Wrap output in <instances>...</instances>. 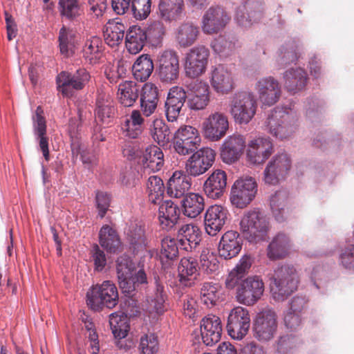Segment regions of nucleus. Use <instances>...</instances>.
<instances>
[{"mask_svg":"<svg viewBox=\"0 0 354 354\" xmlns=\"http://www.w3.org/2000/svg\"><path fill=\"white\" fill-rule=\"evenodd\" d=\"M151 135L153 140L158 145H164L169 139L167 127L158 120L153 122V127L151 129Z\"/></svg>","mask_w":354,"mask_h":354,"instance_id":"nucleus-61","label":"nucleus"},{"mask_svg":"<svg viewBox=\"0 0 354 354\" xmlns=\"http://www.w3.org/2000/svg\"><path fill=\"white\" fill-rule=\"evenodd\" d=\"M297 112L290 106H276L268 113L263 129L276 140H286L298 128Z\"/></svg>","mask_w":354,"mask_h":354,"instance_id":"nucleus-1","label":"nucleus"},{"mask_svg":"<svg viewBox=\"0 0 354 354\" xmlns=\"http://www.w3.org/2000/svg\"><path fill=\"white\" fill-rule=\"evenodd\" d=\"M178 257L180 251L191 252L198 245L201 239L199 229L193 223L181 224L178 217Z\"/></svg>","mask_w":354,"mask_h":354,"instance_id":"nucleus-26","label":"nucleus"},{"mask_svg":"<svg viewBox=\"0 0 354 354\" xmlns=\"http://www.w3.org/2000/svg\"><path fill=\"white\" fill-rule=\"evenodd\" d=\"M259 102L265 106L275 104L281 95V88L279 81L272 76L261 77L254 85Z\"/></svg>","mask_w":354,"mask_h":354,"instance_id":"nucleus-15","label":"nucleus"},{"mask_svg":"<svg viewBox=\"0 0 354 354\" xmlns=\"http://www.w3.org/2000/svg\"><path fill=\"white\" fill-rule=\"evenodd\" d=\"M163 158L164 155L160 147L156 145L148 146L141 160L144 170L149 173L160 171L163 166Z\"/></svg>","mask_w":354,"mask_h":354,"instance_id":"nucleus-38","label":"nucleus"},{"mask_svg":"<svg viewBox=\"0 0 354 354\" xmlns=\"http://www.w3.org/2000/svg\"><path fill=\"white\" fill-rule=\"evenodd\" d=\"M264 283L258 276L247 277L236 288V300L242 304L252 306L263 295Z\"/></svg>","mask_w":354,"mask_h":354,"instance_id":"nucleus-12","label":"nucleus"},{"mask_svg":"<svg viewBox=\"0 0 354 354\" xmlns=\"http://www.w3.org/2000/svg\"><path fill=\"white\" fill-rule=\"evenodd\" d=\"M177 257V239L175 238L165 237L162 240V249L159 258L162 268L166 274L171 275V272L167 270L176 262Z\"/></svg>","mask_w":354,"mask_h":354,"instance_id":"nucleus-40","label":"nucleus"},{"mask_svg":"<svg viewBox=\"0 0 354 354\" xmlns=\"http://www.w3.org/2000/svg\"><path fill=\"white\" fill-rule=\"evenodd\" d=\"M245 147V138L243 135L235 133L227 136L221 147V156L224 162L231 164L241 156Z\"/></svg>","mask_w":354,"mask_h":354,"instance_id":"nucleus-25","label":"nucleus"},{"mask_svg":"<svg viewBox=\"0 0 354 354\" xmlns=\"http://www.w3.org/2000/svg\"><path fill=\"white\" fill-rule=\"evenodd\" d=\"M243 242L239 234L233 230L226 232L219 241L218 251L219 257L228 260L236 257L241 252Z\"/></svg>","mask_w":354,"mask_h":354,"instance_id":"nucleus-27","label":"nucleus"},{"mask_svg":"<svg viewBox=\"0 0 354 354\" xmlns=\"http://www.w3.org/2000/svg\"><path fill=\"white\" fill-rule=\"evenodd\" d=\"M140 107L146 116H149L156 110L158 102V90L151 82L145 83L140 91Z\"/></svg>","mask_w":354,"mask_h":354,"instance_id":"nucleus-36","label":"nucleus"},{"mask_svg":"<svg viewBox=\"0 0 354 354\" xmlns=\"http://www.w3.org/2000/svg\"><path fill=\"white\" fill-rule=\"evenodd\" d=\"M264 7L261 1L256 0H245L236 10L235 20L243 27L249 28L258 23L263 17Z\"/></svg>","mask_w":354,"mask_h":354,"instance_id":"nucleus-17","label":"nucleus"},{"mask_svg":"<svg viewBox=\"0 0 354 354\" xmlns=\"http://www.w3.org/2000/svg\"><path fill=\"white\" fill-rule=\"evenodd\" d=\"M201 333L205 346H212L219 342L222 333V323L219 317L209 314L201 322Z\"/></svg>","mask_w":354,"mask_h":354,"instance_id":"nucleus-23","label":"nucleus"},{"mask_svg":"<svg viewBox=\"0 0 354 354\" xmlns=\"http://www.w3.org/2000/svg\"><path fill=\"white\" fill-rule=\"evenodd\" d=\"M160 221L163 227L172 228L177 223V205L171 201H165L160 206Z\"/></svg>","mask_w":354,"mask_h":354,"instance_id":"nucleus-50","label":"nucleus"},{"mask_svg":"<svg viewBox=\"0 0 354 354\" xmlns=\"http://www.w3.org/2000/svg\"><path fill=\"white\" fill-rule=\"evenodd\" d=\"M58 40L61 55L65 58L73 56L77 43L76 32L64 26L59 30Z\"/></svg>","mask_w":354,"mask_h":354,"instance_id":"nucleus-43","label":"nucleus"},{"mask_svg":"<svg viewBox=\"0 0 354 354\" xmlns=\"http://www.w3.org/2000/svg\"><path fill=\"white\" fill-rule=\"evenodd\" d=\"M299 46L294 40H290L281 45L277 53L276 64L278 69L295 64L300 58Z\"/></svg>","mask_w":354,"mask_h":354,"instance_id":"nucleus-37","label":"nucleus"},{"mask_svg":"<svg viewBox=\"0 0 354 354\" xmlns=\"http://www.w3.org/2000/svg\"><path fill=\"white\" fill-rule=\"evenodd\" d=\"M125 26L118 21H109L104 33L105 42L110 46L118 45L123 39Z\"/></svg>","mask_w":354,"mask_h":354,"instance_id":"nucleus-52","label":"nucleus"},{"mask_svg":"<svg viewBox=\"0 0 354 354\" xmlns=\"http://www.w3.org/2000/svg\"><path fill=\"white\" fill-rule=\"evenodd\" d=\"M292 246L290 237L285 233L279 232L268 244L267 257L272 261L283 259L289 254Z\"/></svg>","mask_w":354,"mask_h":354,"instance_id":"nucleus-31","label":"nucleus"},{"mask_svg":"<svg viewBox=\"0 0 354 354\" xmlns=\"http://www.w3.org/2000/svg\"><path fill=\"white\" fill-rule=\"evenodd\" d=\"M257 103L252 91H241L233 94L230 101V113L235 123L245 125L254 117Z\"/></svg>","mask_w":354,"mask_h":354,"instance_id":"nucleus-4","label":"nucleus"},{"mask_svg":"<svg viewBox=\"0 0 354 354\" xmlns=\"http://www.w3.org/2000/svg\"><path fill=\"white\" fill-rule=\"evenodd\" d=\"M237 41L234 35L225 33L214 39L211 46L216 54L225 57L230 55L234 51L237 46Z\"/></svg>","mask_w":354,"mask_h":354,"instance_id":"nucleus-45","label":"nucleus"},{"mask_svg":"<svg viewBox=\"0 0 354 354\" xmlns=\"http://www.w3.org/2000/svg\"><path fill=\"white\" fill-rule=\"evenodd\" d=\"M199 268L207 274H215L219 269V262L217 258L208 249L202 250Z\"/></svg>","mask_w":354,"mask_h":354,"instance_id":"nucleus-57","label":"nucleus"},{"mask_svg":"<svg viewBox=\"0 0 354 354\" xmlns=\"http://www.w3.org/2000/svg\"><path fill=\"white\" fill-rule=\"evenodd\" d=\"M109 324L115 338L122 339L126 337L130 329L126 315H119L116 313H112L109 316Z\"/></svg>","mask_w":354,"mask_h":354,"instance_id":"nucleus-55","label":"nucleus"},{"mask_svg":"<svg viewBox=\"0 0 354 354\" xmlns=\"http://www.w3.org/2000/svg\"><path fill=\"white\" fill-rule=\"evenodd\" d=\"M139 348L142 354H155L158 349L157 337L153 333L142 336Z\"/></svg>","mask_w":354,"mask_h":354,"instance_id":"nucleus-63","label":"nucleus"},{"mask_svg":"<svg viewBox=\"0 0 354 354\" xmlns=\"http://www.w3.org/2000/svg\"><path fill=\"white\" fill-rule=\"evenodd\" d=\"M272 297L283 301L297 288L299 277L294 265L289 263L279 264L269 276Z\"/></svg>","mask_w":354,"mask_h":354,"instance_id":"nucleus-2","label":"nucleus"},{"mask_svg":"<svg viewBox=\"0 0 354 354\" xmlns=\"http://www.w3.org/2000/svg\"><path fill=\"white\" fill-rule=\"evenodd\" d=\"M197 267V261L189 254L180 259L178 263V287H190L194 284L198 272Z\"/></svg>","mask_w":354,"mask_h":354,"instance_id":"nucleus-34","label":"nucleus"},{"mask_svg":"<svg viewBox=\"0 0 354 354\" xmlns=\"http://www.w3.org/2000/svg\"><path fill=\"white\" fill-rule=\"evenodd\" d=\"M144 118L138 110H133L129 118H127L122 129L125 136L130 138H137L144 129Z\"/></svg>","mask_w":354,"mask_h":354,"instance_id":"nucleus-49","label":"nucleus"},{"mask_svg":"<svg viewBox=\"0 0 354 354\" xmlns=\"http://www.w3.org/2000/svg\"><path fill=\"white\" fill-rule=\"evenodd\" d=\"M209 80L214 91L220 94H227L234 88L232 72L223 64L212 66L209 73Z\"/></svg>","mask_w":354,"mask_h":354,"instance_id":"nucleus-20","label":"nucleus"},{"mask_svg":"<svg viewBox=\"0 0 354 354\" xmlns=\"http://www.w3.org/2000/svg\"><path fill=\"white\" fill-rule=\"evenodd\" d=\"M100 245L108 252L116 253L120 250L122 243L115 230L109 225H104L99 232Z\"/></svg>","mask_w":354,"mask_h":354,"instance_id":"nucleus-44","label":"nucleus"},{"mask_svg":"<svg viewBox=\"0 0 354 354\" xmlns=\"http://www.w3.org/2000/svg\"><path fill=\"white\" fill-rule=\"evenodd\" d=\"M201 142L198 130L189 125L178 128V155L193 153Z\"/></svg>","mask_w":354,"mask_h":354,"instance_id":"nucleus-28","label":"nucleus"},{"mask_svg":"<svg viewBox=\"0 0 354 354\" xmlns=\"http://www.w3.org/2000/svg\"><path fill=\"white\" fill-rule=\"evenodd\" d=\"M270 208L275 219L281 223L285 221L288 213V194L286 191L276 192L270 200Z\"/></svg>","mask_w":354,"mask_h":354,"instance_id":"nucleus-46","label":"nucleus"},{"mask_svg":"<svg viewBox=\"0 0 354 354\" xmlns=\"http://www.w3.org/2000/svg\"><path fill=\"white\" fill-rule=\"evenodd\" d=\"M226 185V173L221 169H216L205 181L203 190L209 198L217 199L224 193Z\"/></svg>","mask_w":354,"mask_h":354,"instance_id":"nucleus-32","label":"nucleus"},{"mask_svg":"<svg viewBox=\"0 0 354 354\" xmlns=\"http://www.w3.org/2000/svg\"><path fill=\"white\" fill-rule=\"evenodd\" d=\"M158 10L162 20L175 21L177 19V0H160Z\"/></svg>","mask_w":354,"mask_h":354,"instance_id":"nucleus-58","label":"nucleus"},{"mask_svg":"<svg viewBox=\"0 0 354 354\" xmlns=\"http://www.w3.org/2000/svg\"><path fill=\"white\" fill-rule=\"evenodd\" d=\"M81 53L86 64L95 65L99 63L103 55L102 41L98 37L87 39L82 46Z\"/></svg>","mask_w":354,"mask_h":354,"instance_id":"nucleus-39","label":"nucleus"},{"mask_svg":"<svg viewBox=\"0 0 354 354\" xmlns=\"http://www.w3.org/2000/svg\"><path fill=\"white\" fill-rule=\"evenodd\" d=\"M250 326V317L247 309L236 307L231 310L227 318V330L232 339H242L248 333Z\"/></svg>","mask_w":354,"mask_h":354,"instance_id":"nucleus-18","label":"nucleus"},{"mask_svg":"<svg viewBox=\"0 0 354 354\" xmlns=\"http://www.w3.org/2000/svg\"><path fill=\"white\" fill-rule=\"evenodd\" d=\"M351 244L339 254L340 264L346 270H354V233L352 240L346 239Z\"/></svg>","mask_w":354,"mask_h":354,"instance_id":"nucleus-62","label":"nucleus"},{"mask_svg":"<svg viewBox=\"0 0 354 354\" xmlns=\"http://www.w3.org/2000/svg\"><path fill=\"white\" fill-rule=\"evenodd\" d=\"M202 127L206 138L213 142L218 141L226 135L229 129L228 118L224 113L214 111L204 120Z\"/></svg>","mask_w":354,"mask_h":354,"instance_id":"nucleus-16","label":"nucleus"},{"mask_svg":"<svg viewBox=\"0 0 354 354\" xmlns=\"http://www.w3.org/2000/svg\"><path fill=\"white\" fill-rule=\"evenodd\" d=\"M32 131L35 140L46 161L50 159L48 138L46 136V121L42 108L39 106L32 115Z\"/></svg>","mask_w":354,"mask_h":354,"instance_id":"nucleus-24","label":"nucleus"},{"mask_svg":"<svg viewBox=\"0 0 354 354\" xmlns=\"http://www.w3.org/2000/svg\"><path fill=\"white\" fill-rule=\"evenodd\" d=\"M257 192V184L254 178H238L232 186L230 201L236 207L243 208L254 199Z\"/></svg>","mask_w":354,"mask_h":354,"instance_id":"nucleus-10","label":"nucleus"},{"mask_svg":"<svg viewBox=\"0 0 354 354\" xmlns=\"http://www.w3.org/2000/svg\"><path fill=\"white\" fill-rule=\"evenodd\" d=\"M147 192L149 201L154 204H159L165 192L162 180L157 176H150L147 181Z\"/></svg>","mask_w":354,"mask_h":354,"instance_id":"nucleus-56","label":"nucleus"},{"mask_svg":"<svg viewBox=\"0 0 354 354\" xmlns=\"http://www.w3.org/2000/svg\"><path fill=\"white\" fill-rule=\"evenodd\" d=\"M153 71V61L148 55H140L132 66L135 79L140 82L146 81Z\"/></svg>","mask_w":354,"mask_h":354,"instance_id":"nucleus-47","label":"nucleus"},{"mask_svg":"<svg viewBox=\"0 0 354 354\" xmlns=\"http://www.w3.org/2000/svg\"><path fill=\"white\" fill-rule=\"evenodd\" d=\"M90 80L89 72L84 68H80L74 73L62 71L57 77L59 90L66 97L72 96L74 90L83 89Z\"/></svg>","mask_w":354,"mask_h":354,"instance_id":"nucleus-11","label":"nucleus"},{"mask_svg":"<svg viewBox=\"0 0 354 354\" xmlns=\"http://www.w3.org/2000/svg\"><path fill=\"white\" fill-rule=\"evenodd\" d=\"M118 302V289L110 281H104L100 285L91 287L86 293V304L95 311L100 310L102 306L113 308Z\"/></svg>","mask_w":354,"mask_h":354,"instance_id":"nucleus-5","label":"nucleus"},{"mask_svg":"<svg viewBox=\"0 0 354 354\" xmlns=\"http://www.w3.org/2000/svg\"><path fill=\"white\" fill-rule=\"evenodd\" d=\"M151 0H132L130 13L137 20L147 18L151 12Z\"/></svg>","mask_w":354,"mask_h":354,"instance_id":"nucleus-60","label":"nucleus"},{"mask_svg":"<svg viewBox=\"0 0 354 354\" xmlns=\"http://www.w3.org/2000/svg\"><path fill=\"white\" fill-rule=\"evenodd\" d=\"M60 16L68 21H75L82 15V9L78 0H59Z\"/></svg>","mask_w":354,"mask_h":354,"instance_id":"nucleus-53","label":"nucleus"},{"mask_svg":"<svg viewBox=\"0 0 354 354\" xmlns=\"http://www.w3.org/2000/svg\"><path fill=\"white\" fill-rule=\"evenodd\" d=\"M210 52L204 45H196L188 50L182 59L187 77L196 78L204 74L208 65Z\"/></svg>","mask_w":354,"mask_h":354,"instance_id":"nucleus-6","label":"nucleus"},{"mask_svg":"<svg viewBox=\"0 0 354 354\" xmlns=\"http://www.w3.org/2000/svg\"><path fill=\"white\" fill-rule=\"evenodd\" d=\"M159 75L161 80L171 83L177 78V54L175 50H166L159 56Z\"/></svg>","mask_w":354,"mask_h":354,"instance_id":"nucleus-29","label":"nucleus"},{"mask_svg":"<svg viewBox=\"0 0 354 354\" xmlns=\"http://www.w3.org/2000/svg\"><path fill=\"white\" fill-rule=\"evenodd\" d=\"M221 286L215 282H205L201 288V301L211 308L216 305L220 298Z\"/></svg>","mask_w":354,"mask_h":354,"instance_id":"nucleus-51","label":"nucleus"},{"mask_svg":"<svg viewBox=\"0 0 354 354\" xmlns=\"http://www.w3.org/2000/svg\"><path fill=\"white\" fill-rule=\"evenodd\" d=\"M116 263V271L120 288L123 293L130 296L136 288L132 278L133 263L127 254L119 257Z\"/></svg>","mask_w":354,"mask_h":354,"instance_id":"nucleus-21","label":"nucleus"},{"mask_svg":"<svg viewBox=\"0 0 354 354\" xmlns=\"http://www.w3.org/2000/svg\"><path fill=\"white\" fill-rule=\"evenodd\" d=\"M240 232L250 243L265 241L270 230V223L266 215L259 209L244 212L241 218Z\"/></svg>","mask_w":354,"mask_h":354,"instance_id":"nucleus-3","label":"nucleus"},{"mask_svg":"<svg viewBox=\"0 0 354 354\" xmlns=\"http://www.w3.org/2000/svg\"><path fill=\"white\" fill-rule=\"evenodd\" d=\"M283 82L288 92L296 93L305 88L308 82V75L303 68L292 67L283 73Z\"/></svg>","mask_w":354,"mask_h":354,"instance_id":"nucleus-30","label":"nucleus"},{"mask_svg":"<svg viewBox=\"0 0 354 354\" xmlns=\"http://www.w3.org/2000/svg\"><path fill=\"white\" fill-rule=\"evenodd\" d=\"M277 329V315L273 310H264L257 315L253 333L259 341L266 342L274 337Z\"/></svg>","mask_w":354,"mask_h":354,"instance_id":"nucleus-14","label":"nucleus"},{"mask_svg":"<svg viewBox=\"0 0 354 354\" xmlns=\"http://www.w3.org/2000/svg\"><path fill=\"white\" fill-rule=\"evenodd\" d=\"M187 99V104L191 109L201 110L209 103V86L201 81H195L184 88L178 90V104H183Z\"/></svg>","mask_w":354,"mask_h":354,"instance_id":"nucleus-9","label":"nucleus"},{"mask_svg":"<svg viewBox=\"0 0 354 354\" xmlns=\"http://www.w3.org/2000/svg\"><path fill=\"white\" fill-rule=\"evenodd\" d=\"M115 113L114 103L109 94L102 91H98L95 110V120L108 124L114 118Z\"/></svg>","mask_w":354,"mask_h":354,"instance_id":"nucleus-33","label":"nucleus"},{"mask_svg":"<svg viewBox=\"0 0 354 354\" xmlns=\"http://www.w3.org/2000/svg\"><path fill=\"white\" fill-rule=\"evenodd\" d=\"M230 21L231 16L223 7L212 5L203 15L201 27L204 34L212 35L223 30Z\"/></svg>","mask_w":354,"mask_h":354,"instance_id":"nucleus-8","label":"nucleus"},{"mask_svg":"<svg viewBox=\"0 0 354 354\" xmlns=\"http://www.w3.org/2000/svg\"><path fill=\"white\" fill-rule=\"evenodd\" d=\"M147 41L146 31L138 26H131L125 37L126 47L131 54H137L143 48Z\"/></svg>","mask_w":354,"mask_h":354,"instance_id":"nucleus-41","label":"nucleus"},{"mask_svg":"<svg viewBox=\"0 0 354 354\" xmlns=\"http://www.w3.org/2000/svg\"><path fill=\"white\" fill-rule=\"evenodd\" d=\"M140 86L133 81H124L118 86L119 102L124 107L132 106L139 97Z\"/></svg>","mask_w":354,"mask_h":354,"instance_id":"nucleus-42","label":"nucleus"},{"mask_svg":"<svg viewBox=\"0 0 354 354\" xmlns=\"http://www.w3.org/2000/svg\"><path fill=\"white\" fill-rule=\"evenodd\" d=\"M199 35L198 26L192 21L182 24L178 27V45L181 47H189L193 45Z\"/></svg>","mask_w":354,"mask_h":354,"instance_id":"nucleus-48","label":"nucleus"},{"mask_svg":"<svg viewBox=\"0 0 354 354\" xmlns=\"http://www.w3.org/2000/svg\"><path fill=\"white\" fill-rule=\"evenodd\" d=\"M127 239L132 246L133 252H138L147 245L145 230L141 225L131 224L127 232Z\"/></svg>","mask_w":354,"mask_h":354,"instance_id":"nucleus-54","label":"nucleus"},{"mask_svg":"<svg viewBox=\"0 0 354 354\" xmlns=\"http://www.w3.org/2000/svg\"><path fill=\"white\" fill-rule=\"evenodd\" d=\"M292 168V158L286 151L278 152L268 162L263 171L266 184L276 185L283 180Z\"/></svg>","mask_w":354,"mask_h":354,"instance_id":"nucleus-7","label":"nucleus"},{"mask_svg":"<svg viewBox=\"0 0 354 354\" xmlns=\"http://www.w3.org/2000/svg\"><path fill=\"white\" fill-rule=\"evenodd\" d=\"M216 152L209 147H203L194 153L185 162L186 172L193 176L204 174L213 165Z\"/></svg>","mask_w":354,"mask_h":354,"instance_id":"nucleus-19","label":"nucleus"},{"mask_svg":"<svg viewBox=\"0 0 354 354\" xmlns=\"http://www.w3.org/2000/svg\"><path fill=\"white\" fill-rule=\"evenodd\" d=\"M111 196L110 194L97 191L95 195L96 207L98 210V216L102 218L110 207Z\"/></svg>","mask_w":354,"mask_h":354,"instance_id":"nucleus-64","label":"nucleus"},{"mask_svg":"<svg viewBox=\"0 0 354 354\" xmlns=\"http://www.w3.org/2000/svg\"><path fill=\"white\" fill-rule=\"evenodd\" d=\"M246 158L251 165H261L272 155L274 144L268 136L255 138L246 146Z\"/></svg>","mask_w":354,"mask_h":354,"instance_id":"nucleus-13","label":"nucleus"},{"mask_svg":"<svg viewBox=\"0 0 354 354\" xmlns=\"http://www.w3.org/2000/svg\"><path fill=\"white\" fill-rule=\"evenodd\" d=\"M180 199V207H178V212L188 218H196L204 209V198L198 194L189 192L183 194V197Z\"/></svg>","mask_w":354,"mask_h":354,"instance_id":"nucleus-35","label":"nucleus"},{"mask_svg":"<svg viewBox=\"0 0 354 354\" xmlns=\"http://www.w3.org/2000/svg\"><path fill=\"white\" fill-rule=\"evenodd\" d=\"M165 115L169 122L177 121V86L171 87L165 104Z\"/></svg>","mask_w":354,"mask_h":354,"instance_id":"nucleus-59","label":"nucleus"},{"mask_svg":"<svg viewBox=\"0 0 354 354\" xmlns=\"http://www.w3.org/2000/svg\"><path fill=\"white\" fill-rule=\"evenodd\" d=\"M228 212L221 205H211L206 210L204 215L205 230L207 234L216 236L224 226Z\"/></svg>","mask_w":354,"mask_h":354,"instance_id":"nucleus-22","label":"nucleus"}]
</instances>
